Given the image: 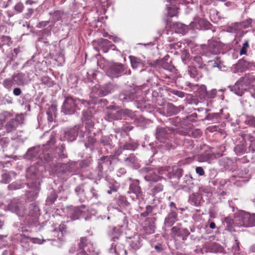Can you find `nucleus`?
Listing matches in <instances>:
<instances>
[{"mask_svg": "<svg viewBox=\"0 0 255 255\" xmlns=\"http://www.w3.org/2000/svg\"><path fill=\"white\" fill-rule=\"evenodd\" d=\"M209 227L211 229H215L216 228V225L215 224V223L214 222H211L210 225H209Z\"/></svg>", "mask_w": 255, "mask_h": 255, "instance_id": "nucleus-57", "label": "nucleus"}, {"mask_svg": "<svg viewBox=\"0 0 255 255\" xmlns=\"http://www.w3.org/2000/svg\"><path fill=\"white\" fill-rule=\"evenodd\" d=\"M100 43L102 49L105 53L108 52L109 49L114 50L116 47L112 42L106 39H102Z\"/></svg>", "mask_w": 255, "mask_h": 255, "instance_id": "nucleus-15", "label": "nucleus"}, {"mask_svg": "<svg viewBox=\"0 0 255 255\" xmlns=\"http://www.w3.org/2000/svg\"><path fill=\"white\" fill-rule=\"evenodd\" d=\"M154 207L150 205H147L145 207V211L148 214L152 213Z\"/></svg>", "mask_w": 255, "mask_h": 255, "instance_id": "nucleus-48", "label": "nucleus"}, {"mask_svg": "<svg viewBox=\"0 0 255 255\" xmlns=\"http://www.w3.org/2000/svg\"><path fill=\"white\" fill-rule=\"evenodd\" d=\"M24 8V6L21 3H17L14 6V9L17 12H21Z\"/></svg>", "mask_w": 255, "mask_h": 255, "instance_id": "nucleus-41", "label": "nucleus"}, {"mask_svg": "<svg viewBox=\"0 0 255 255\" xmlns=\"http://www.w3.org/2000/svg\"><path fill=\"white\" fill-rule=\"evenodd\" d=\"M207 95V91L205 86H202L199 89V96L201 99L207 100L206 98Z\"/></svg>", "mask_w": 255, "mask_h": 255, "instance_id": "nucleus-26", "label": "nucleus"}, {"mask_svg": "<svg viewBox=\"0 0 255 255\" xmlns=\"http://www.w3.org/2000/svg\"><path fill=\"white\" fill-rule=\"evenodd\" d=\"M92 117L91 112L90 111L86 110L82 112V119L83 121L86 122V124L88 125L90 128H93L94 125L90 121Z\"/></svg>", "mask_w": 255, "mask_h": 255, "instance_id": "nucleus-18", "label": "nucleus"}, {"mask_svg": "<svg viewBox=\"0 0 255 255\" xmlns=\"http://www.w3.org/2000/svg\"><path fill=\"white\" fill-rule=\"evenodd\" d=\"M125 160L129 163H133L135 161V157L134 156H130L126 158Z\"/></svg>", "mask_w": 255, "mask_h": 255, "instance_id": "nucleus-47", "label": "nucleus"}, {"mask_svg": "<svg viewBox=\"0 0 255 255\" xmlns=\"http://www.w3.org/2000/svg\"><path fill=\"white\" fill-rule=\"evenodd\" d=\"M124 148L125 149H131V144L128 143H126L124 145Z\"/></svg>", "mask_w": 255, "mask_h": 255, "instance_id": "nucleus-55", "label": "nucleus"}, {"mask_svg": "<svg viewBox=\"0 0 255 255\" xmlns=\"http://www.w3.org/2000/svg\"><path fill=\"white\" fill-rule=\"evenodd\" d=\"M171 232L174 235L181 237L184 241L190 234L187 229H181L176 226L172 228Z\"/></svg>", "mask_w": 255, "mask_h": 255, "instance_id": "nucleus-11", "label": "nucleus"}, {"mask_svg": "<svg viewBox=\"0 0 255 255\" xmlns=\"http://www.w3.org/2000/svg\"><path fill=\"white\" fill-rule=\"evenodd\" d=\"M169 206L170 207H173L174 208V209H176V205L174 203V202H171L169 204Z\"/></svg>", "mask_w": 255, "mask_h": 255, "instance_id": "nucleus-64", "label": "nucleus"}, {"mask_svg": "<svg viewBox=\"0 0 255 255\" xmlns=\"http://www.w3.org/2000/svg\"><path fill=\"white\" fill-rule=\"evenodd\" d=\"M59 156L61 158H65L67 157V155L66 154H65L64 153H63V152H61L59 155Z\"/></svg>", "mask_w": 255, "mask_h": 255, "instance_id": "nucleus-63", "label": "nucleus"}, {"mask_svg": "<svg viewBox=\"0 0 255 255\" xmlns=\"http://www.w3.org/2000/svg\"><path fill=\"white\" fill-rule=\"evenodd\" d=\"M217 128L216 126H210L207 128V129L210 132H214L217 130Z\"/></svg>", "mask_w": 255, "mask_h": 255, "instance_id": "nucleus-52", "label": "nucleus"}, {"mask_svg": "<svg viewBox=\"0 0 255 255\" xmlns=\"http://www.w3.org/2000/svg\"><path fill=\"white\" fill-rule=\"evenodd\" d=\"M112 77H118L124 72V65L123 64H116L113 65L111 68Z\"/></svg>", "mask_w": 255, "mask_h": 255, "instance_id": "nucleus-14", "label": "nucleus"}, {"mask_svg": "<svg viewBox=\"0 0 255 255\" xmlns=\"http://www.w3.org/2000/svg\"><path fill=\"white\" fill-rule=\"evenodd\" d=\"M13 83L14 81L13 80V79H5L3 82V85L5 88L8 90H10L13 85Z\"/></svg>", "mask_w": 255, "mask_h": 255, "instance_id": "nucleus-32", "label": "nucleus"}, {"mask_svg": "<svg viewBox=\"0 0 255 255\" xmlns=\"http://www.w3.org/2000/svg\"><path fill=\"white\" fill-rule=\"evenodd\" d=\"M208 250L212 253L221 252L223 250V248L218 243L214 242L209 244L207 246Z\"/></svg>", "mask_w": 255, "mask_h": 255, "instance_id": "nucleus-20", "label": "nucleus"}, {"mask_svg": "<svg viewBox=\"0 0 255 255\" xmlns=\"http://www.w3.org/2000/svg\"><path fill=\"white\" fill-rule=\"evenodd\" d=\"M109 38L112 40L115 43H118L121 41V39L119 37L117 36L110 35Z\"/></svg>", "mask_w": 255, "mask_h": 255, "instance_id": "nucleus-46", "label": "nucleus"}, {"mask_svg": "<svg viewBox=\"0 0 255 255\" xmlns=\"http://www.w3.org/2000/svg\"><path fill=\"white\" fill-rule=\"evenodd\" d=\"M154 249L157 252H161L163 250L162 245L161 244H158L157 245H155L154 246Z\"/></svg>", "mask_w": 255, "mask_h": 255, "instance_id": "nucleus-51", "label": "nucleus"}, {"mask_svg": "<svg viewBox=\"0 0 255 255\" xmlns=\"http://www.w3.org/2000/svg\"><path fill=\"white\" fill-rule=\"evenodd\" d=\"M249 84V78L247 77H241L234 86L232 91L238 96H242L247 90Z\"/></svg>", "mask_w": 255, "mask_h": 255, "instance_id": "nucleus-4", "label": "nucleus"}, {"mask_svg": "<svg viewBox=\"0 0 255 255\" xmlns=\"http://www.w3.org/2000/svg\"><path fill=\"white\" fill-rule=\"evenodd\" d=\"M248 63L244 60H240L237 64L238 68H242V71H245L248 66Z\"/></svg>", "mask_w": 255, "mask_h": 255, "instance_id": "nucleus-35", "label": "nucleus"}, {"mask_svg": "<svg viewBox=\"0 0 255 255\" xmlns=\"http://www.w3.org/2000/svg\"><path fill=\"white\" fill-rule=\"evenodd\" d=\"M133 96L132 93L128 90H125L119 94V98L122 102H128L132 100Z\"/></svg>", "mask_w": 255, "mask_h": 255, "instance_id": "nucleus-17", "label": "nucleus"}, {"mask_svg": "<svg viewBox=\"0 0 255 255\" xmlns=\"http://www.w3.org/2000/svg\"><path fill=\"white\" fill-rule=\"evenodd\" d=\"M91 192L92 193V195L94 197H95L96 198L98 197V194L96 193V191L94 189V188L92 187L91 189Z\"/></svg>", "mask_w": 255, "mask_h": 255, "instance_id": "nucleus-54", "label": "nucleus"}, {"mask_svg": "<svg viewBox=\"0 0 255 255\" xmlns=\"http://www.w3.org/2000/svg\"><path fill=\"white\" fill-rule=\"evenodd\" d=\"M208 117L211 120L214 119H218L220 117V114L218 113L209 114Z\"/></svg>", "mask_w": 255, "mask_h": 255, "instance_id": "nucleus-45", "label": "nucleus"}, {"mask_svg": "<svg viewBox=\"0 0 255 255\" xmlns=\"http://www.w3.org/2000/svg\"><path fill=\"white\" fill-rule=\"evenodd\" d=\"M13 94L15 96H19L21 94V91L20 88H15L13 91Z\"/></svg>", "mask_w": 255, "mask_h": 255, "instance_id": "nucleus-50", "label": "nucleus"}, {"mask_svg": "<svg viewBox=\"0 0 255 255\" xmlns=\"http://www.w3.org/2000/svg\"><path fill=\"white\" fill-rule=\"evenodd\" d=\"M252 20L251 19H247L243 21L241 23V26L244 28H246L251 26Z\"/></svg>", "mask_w": 255, "mask_h": 255, "instance_id": "nucleus-39", "label": "nucleus"}, {"mask_svg": "<svg viewBox=\"0 0 255 255\" xmlns=\"http://www.w3.org/2000/svg\"><path fill=\"white\" fill-rule=\"evenodd\" d=\"M106 108L107 109H113V110H117V107L114 106H110L109 107H107Z\"/></svg>", "mask_w": 255, "mask_h": 255, "instance_id": "nucleus-61", "label": "nucleus"}, {"mask_svg": "<svg viewBox=\"0 0 255 255\" xmlns=\"http://www.w3.org/2000/svg\"><path fill=\"white\" fill-rule=\"evenodd\" d=\"M20 120L22 119V116H16L15 118L10 119L7 121L4 126V128L7 133L13 132L15 131L20 124Z\"/></svg>", "mask_w": 255, "mask_h": 255, "instance_id": "nucleus-5", "label": "nucleus"}, {"mask_svg": "<svg viewBox=\"0 0 255 255\" xmlns=\"http://www.w3.org/2000/svg\"><path fill=\"white\" fill-rule=\"evenodd\" d=\"M196 172L200 176H203L205 174V172L202 167H197L196 168Z\"/></svg>", "mask_w": 255, "mask_h": 255, "instance_id": "nucleus-44", "label": "nucleus"}, {"mask_svg": "<svg viewBox=\"0 0 255 255\" xmlns=\"http://www.w3.org/2000/svg\"><path fill=\"white\" fill-rule=\"evenodd\" d=\"M178 220L177 213L175 210H171L164 220V225L171 227Z\"/></svg>", "mask_w": 255, "mask_h": 255, "instance_id": "nucleus-9", "label": "nucleus"}, {"mask_svg": "<svg viewBox=\"0 0 255 255\" xmlns=\"http://www.w3.org/2000/svg\"><path fill=\"white\" fill-rule=\"evenodd\" d=\"M177 9L176 7H170L168 8V13L170 17L177 15Z\"/></svg>", "mask_w": 255, "mask_h": 255, "instance_id": "nucleus-38", "label": "nucleus"}, {"mask_svg": "<svg viewBox=\"0 0 255 255\" xmlns=\"http://www.w3.org/2000/svg\"><path fill=\"white\" fill-rule=\"evenodd\" d=\"M29 216L35 217L39 214V208L35 203L30 204L29 206Z\"/></svg>", "mask_w": 255, "mask_h": 255, "instance_id": "nucleus-21", "label": "nucleus"}, {"mask_svg": "<svg viewBox=\"0 0 255 255\" xmlns=\"http://www.w3.org/2000/svg\"><path fill=\"white\" fill-rule=\"evenodd\" d=\"M234 151L237 155H240L245 152L246 149L243 145H237L234 148Z\"/></svg>", "mask_w": 255, "mask_h": 255, "instance_id": "nucleus-31", "label": "nucleus"}, {"mask_svg": "<svg viewBox=\"0 0 255 255\" xmlns=\"http://www.w3.org/2000/svg\"><path fill=\"white\" fill-rule=\"evenodd\" d=\"M81 190L83 191L80 186L77 187L75 189V192L77 193V194H79Z\"/></svg>", "mask_w": 255, "mask_h": 255, "instance_id": "nucleus-56", "label": "nucleus"}, {"mask_svg": "<svg viewBox=\"0 0 255 255\" xmlns=\"http://www.w3.org/2000/svg\"><path fill=\"white\" fill-rule=\"evenodd\" d=\"M41 82L48 87H50L52 85V81L51 79L48 76H43L41 79Z\"/></svg>", "mask_w": 255, "mask_h": 255, "instance_id": "nucleus-33", "label": "nucleus"}, {"mask_svg": "<svg viewBox=\"0 0 255 255\" xmlns=\"http://www.w3.org/2000/svg\"><path fill=\"white\" fill-rule=\"evenodd\" d=\"M25 3L26 4H29V5H31L33 3H35V1H34L33 0H27L26 1H25Z\"/></svg>", "mask_w": 255, "mask_h": 255, "instance_id": "nucleus-58", "label": "nucleus"}, {"mask_svg": "<svg viewBox=\"0 0 255 255\" xmlns=\"http://www.w3.org/2000/svg\"><path fill=\"white\" fill-rule=\"evenodd\" d=\"M48 23V21H41L38 24L37 27L38 28H41L46 26Z\"/></svg>", "mask_w": 255, "mask_h": 255, "instance_id": "nucleus-49", "label": "nucleus"}, {"mask_svg": "<svg viewBox=\"0 0 255 255\" xmlns=\"http://www.w3.org/2000/svg\"><path fill=\"white\" fill-rule=\"evenodd\" d=\"M122 113V111H119L116 112V113H115V114L111 113V114H108V115H110L111 116V118L113 119H118V118H117V117L115 116V115L117 113V114H119V113Z\"/></svg>", "mask_w": 255, "mask_h": 255, "instance_id": "nucleus-53", "label": "nucleus"}, {"mask_svg": "<svg viewBox=\"0 0 255 255\" xmlns=\"http://www.w3.org/2000/svg\"><path fill=\"white\" fill-rule=\"evenodd\" d=\"M115 88V87L113 84L108 83L100 87L98 95L101 97L107 96L114 92Z\"/></svg>", "mask_w": 255, "mask_h": 255, "instance_id": "nucleus-12", "label": "nucleus"}, {"mask_svg": "<svg viewBox=\"0 0 255 255\" xmlns=\"http://www.w3.org/2000/svg\"><path fill=\"white\" fill-rule=\"evenodd\" d=\"M133 182L129 185L128 193H133L136 195L138 199H143L144 195L141 188L139 185V181L138 179L132 180Z\"/></svg>", "mask_w": 255, "mask_h": 255, "instance_id": "nucleus-7", "label": "nucleus"}, {"mask_svg": "<svg viewBox=\"0 0 255 255\" xmlns=\"http://www.w3.org/2000/svg\"><path fill=\"white\" fill-rule=\"evenodd\" d=\"M149 214L145 211V212L142 213L140 214V216L142 217H146Z\"/></svg>", "mask_w": 255, "mask_h": 255, "instance_id": "nucleus-60", "label": "nucleus"}, {"mask_svg": "<svg viewBox=\"0 0 255 255\" xmlns=\"http://www.w3.org/2000/svg\"><path fill=\"white\" fill-rule=\"evenodd\" d=\"M143 172L147 173L144 176L146 181L149 182H156L161 179V177L158 175L156 172L153 170L150 167H144L142 169Z\"/></svg>", "mask_w": 255, "mask_h": 255, "instance_id": "nucleus-6", "label": "nucleus"}, {"mask_svg": "<svg viewBox=\"0 0 255 255\" xmlns=\"http://www.w3.org/2000/svg\"><path fill=\"white\" fill-rule=\"evenodd\" d=\"M249 47V44L248 41H246L243 44L242 47L240 50V55L247 54V49Z\"/></svg>", "mask_w": 255, "mask_h": 255, "instance_id": "nucleus-34", "label": "nucleus"}, {"mask_svg": "<svg viewBox=\"0 0 255 255\" xmlns=\"http://www.w3.org/2000/svg\"><path fill=\"white\" fill-rule=\"evenodd\" d=\"M238 221H236V224L239 226L246 227L255 226V214H251L249 213L244 212L241 213L237 218Z\"/></svg>", "mask_w": 255, "mask_h": 255, "instance_id": "nucleus-2", "label": "nucleus"}, {"mask_svg": "<svg viewBox=\"0 0 255 255\" xmlns=\"http://www.w3.org/2000/svg\"><path fill=\"white\" fill-rule=\"evenodd\" d=\"M8 210L19 216H23L25 212V207L22 201L19 199H13L8 204Z\"/></svg>", "mask_w": 255, "mask_h": 255, "instance_id": "nucleus-3", "label": "nucleus"}, {"mask_svg": "<svg viewBox=\"0 0 255 255\" xmlns=\"http://www.w3.org/2000/svg\"><path fill=\"white\" fill-rule=\"evenodd\" d=\"M197 22L200 28L207 29L210 25V23L203 18H200Z\"/></svg>", "mask_w": 255, "mask_h": 255, "instance_id": "nucleus-28", "label": "nucleus"}, {"mask_svg": "<svg viewBox=\"0 0 255 255\" xmlns=\"http://www.w3.org/2000/svg\"><path fill=\"white\" fill-rule=\"evenodd\" d=\"M192 134L195 137H200L202 134V131L200 129H195L192 131Z\"/></svg>", "mask_w": 255, "mask_h": 255, "instance_id": "nucleus-42", "label": "nucleus"}, {"mask_svg": "<svg viewBox=\"0 0 255 255\" xmlns=\"http://www.w3.org/2000/svg\"><path fill=\"white\" fill-rule=\"evenodd\" d=\"M25 75L22 73H18L17 74L14 75L13 77V80L15 84L18 85H20L23 84L24 81Z\"/></svg>", "mask_w": 255, "mask_h": 255, "instance_id": "nucleus-22", "label": "nucleus"}, {"mask_svg": "<svg viewBox=\"0 0 255 255\" xmlns=\"http://www.w3.org/2000/svg\"><path fill=\"white\" fill-rule=\"evenodd\" d=\"M193 64L195 66H197L199 68H202L203 61L202 58L199 56L194 57L193 58Z\"/></svg>", "mask_w": 255, "mask_h": 255, "instance_id": "nucleus-30", "label": "nucleus"}, {"mask_svg": "<svg viewBox=\"0 0 255 255\" xmlns=\"http://www.w3.org/2000/svg\"><path fill=\"white\" fill-rule=\"evenodd\" d=\"M153 65L155 67L157 66V65L160 66L163 69L171 72H172L174 69V67L173 65L170 63L166 62L164 59H161L160 60H157L156 61L154 62Z\"/></svg>", "mask_w": 255, "mask_h": 255, "instance_id": "nucleus-13", "label": "nucleus"}, {"mask_svg": "<svg viewBox=\"0 0 255 255\" xmlns=\"http://www.w3.org/2000/svg\"><path fill=\"white\" fill-rule=\"evenodd\" d=\"M246 125L255 128V117L252 116H247L245 121Z\"/></svg>", "mask_w": 255, "mask_h": 255, "instance_id": "nucleus-29", "label": "nucleus"}, {"mask_svg": "<svg viewBox=\"0 0 255 255\" xmlns=\"http://www.w3.org/2000/svg\"><path fill=\"white\" fill-rule=\"evenodd\" d=\"M169 128H157L156 130V138L160 142H165L166 140L169 137V134L168 131Z\"/></svg>", "mask_w": 255, "mask_h": 255, "instance_id": "nucleus-10", "label": "nucleus"}, {"mask_svg": "<svg viewBox=\"0 0 255 255\" xmlns=\"http://www.w3.org/2000/svg\"><path fill=\"white\" fill-rule=\"evenodd\" d=\"M202 199L200 193H193L189 197V202L193 205L199 206L200 205V202Z\"/></svg>", "mask_w": 255, "mask_h": 255, "instance_id": "nucleus-16", "label": "nucleus"}, {"mask_svg": "<svg viewBox=\"0 0 255 255\" xmlns=\"http://www.w3.org/2000/svg\"><path fill=\"white\" fill-rule=\"evenodd\" d=\"M79 255H89L88 254H87L84 250H81L79 252Z\"/></svg>", "mask_w": 255, "mask_h": 255, "instance_id": "nucleus-59", "label": "nucleus"}, {"mask_svg": "<svg viewBox=\"0 0 255 255\" xmlns=\"http://www.w3.org/2000/svg\"><path fill=\"white\" fill-rule=\"evenodd\" d=\"M59 229L62 232L65 229V226L64 225H60L59 226Z\"/></svg>", "mask_w": 255, "mask_h": 255, "instance_id": "nucleus-62", "label": "nucleus"}, {"mask_svg": "<svg viewBox=\"0 0 255 255\" xmlns=\"http://www.w3.org/2000/svg\"><path fill=\"white\" fill-rule=\"evenodd\" d=\"M217 95V90L216 89H212L210 91H207V95H206V98L207 100L210 99L214 98Z\"/></svg>", "mask_w": 255, "mask_h": 255, "instance_id": "nucleus-36", "label": "nucleus"}, {"mask_svg": "<svg viewBox=\"0 0 255 255\" xmlns=\"http://www.w3.org/2000/svg\"><path fill=\"white\" fill-rule=\"evenodd\" d=\"M81 105L87 107L90 105V102L72 96L66 97L62 107V112L65 115L73 114L77 110L80 109V105Z\"/></svg>", "mask_w": 255, "mask_h": 255, "instance_id": "nucleus-1", "label": "nucleus"}, {"mask_svg": "<svg viewBox=\"0 0 255 255\" xmlns=\"http://www.w3.org/2000/svg\"><path fill=\"white\" fill-rule=\"evenodd\" d=\"M171 93L179 97L180 98H183L185 96V93L183 92L179 91L177 90H173Z\"/></svg>", "mask_w": 255, "mask_h": 255, "instance_id": "nucleus-43", "label": "nucleus"}, {"mask_svg": "<svg viewBox=\"0 0 255 255\" xmlns=\"http://www.w3.org/2000/svg\"><path fill=\"white\" fill-rule=\"evenodd\" d=\"M131 66L134 69H136L141 64L140 59L135 57H130Z\"/></svg>", "mask_w": 255, "mask_h": 255, "instance_id": "nucleus-27", "label": "nucleus"}, {"mask_svg": "<svg viewBox=\"0 0 255 255\" xmlns=\"http://www.w3.org/2000/svg\"><path fill=\"white\" fill-rule=\"evenodd\" d=\"M129 244L130 247L134 250L139 249L141 246L139 238H137V239L133 238V240L129 241Z\"/></svg>", "mask_w": 255, "mask_h": 255, "instance_id": "nucleus-24", "label": "nucleus"}, {"mask_svg": "<svg viewBox=\"0 0 255 255\" xmlns=\"http://www.w3.org/2000/svg\"><path fill=\"white\" fill-rule=\"evenodd\" d=\"M87 239L85 237H82L80 239V243L78 244L79 248L81 250H84V248L87 245Z\"/></svg>", "mask_w": 255, "mask_h": 255, "instance_id": "nucleus-37", "label": "nucleus"}, {"mask_svg": "<svg viewBox=\"0 0 255 255\" xmlns=\"http://www.w3.org/2000/svg\"><path fill=\"white\" fill-rule=\"evenodd\" d=\"M163 186L161 183H158L153 186L151 189V192L152 194H156L163 191Z\"/></svg>", "mask_w": 255, "mask_h": 255, "instance_id": "nucleus-25", "label": "nucleus"}, {"mask_svg": "<svg viewBox=\"0 0 255 255\" xmlns=\"http://www.w3.org/2000/svg\"><path fill=\"white\" fill-rule=\"evenodd\" d=\"M189 73L191 77L194 78L197 75V71L195 67H189Z\"/></svg>", "mask_w": 255, "mask_h": 255, "instance_id": "nucleus-40", "label": "nucleus"}, {"mask_svg": "<svg viewBox=\"0 0 255 255\" xmlns=\"http://www.w3.org/2000/svg\"><path fill=\"white\" fill-rule=\"evenodd\" d=\"M166 111L169 116H171L176 114L178 112V109L172 104L168 103L166 106Z\"/></svg>", "mask_w": 255, "mask_h": 255, "instance_id": "nucleus-23", "label": "nucleus"}, {"mask_svg": "<svg viewBox=\"0 0 255 255\" xmlns=\"http://www.w3.org/2000/svg\"><path fill=\"white\" fill-rule=\"evenodd\" d=\"M86 207L85 205L74 207L71 211L70 218L72 220L79 219L85 215Z\"/></svg>", "mask_w": 255, "mask_h": 255, "instance_id": "nucleus-8", "label": "nucleus"}, {"mask_svg": "<svg viewBox=\"0 0 255 255\" xmlns=\"http://www.w3.org/2000/svg\"><path fill=\"white\" fill-rule=\"evenodd\" d=\"M57 112V108L56 106L51 105L46 112L47 115V120L49 122H52L53 121V116H55Z\"/></svg>", "mask_w": 255, "mask_h": 255, "instance_id": "nucleus-19", "label": "nucleus"}]
</instances>
